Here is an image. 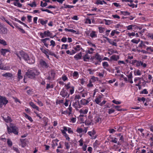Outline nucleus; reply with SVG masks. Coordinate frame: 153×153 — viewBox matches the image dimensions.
Returning <instances> with one entry per match:
<instances>
[{"instance_id":"obj_46","label":"nucleus","mask_w":153,"mask_h":153,"mask_svg":"<svg viewBox=\"0 0 153 153\" xmlns=\"http://www.w3.org/2000/svg\"><path fill=\"white\" fill-rule=\"evenodd\" d=\"M127 76L128 77L129 80L131 79L132 78V72H130L129 75H127Z\"/></svg>"},{"instance_id":"obj_61","label":"nucleus","mask_w":153,"mask_h":153,"mask_svg":"<svg viewBox=\"0 0 153 153\" xmlns=\"http://www.w3.org/2000/svg\"><path fill=\"white\" fill-rule=\"evenodd\" d=\"M70 83L68 82L67 84H65V87L66 88V89H68L71 88V87L70 86Z\"/></svg>"},{"instance_id":"obj_35","label":"nucleus","mask_w":153,"mask_h":153,"mask_svg":"<svg viewBox=\"0 0 153 153\" xmlns=\"http://www.w3.org/2000/svg\"><path fill=\"white\" fill-rule=\"evenodd\" d=\"M68 46V44H63L62 45V46L61 48V49H67Z\"/></svg>"},{"instance_id":"obj_26","label":"nucleus","mask_w":153,"mask_h":153,"mask_svg":"<svg viewBox=\"0 0 153 153\" xmlns=\"http://www.w3.org/2000/svg\"><path fill=\"white\" fill-rule=\"evenodd\" d=\"M88 112V110L87 109H85L84 110H82V109L80 110L79 112L81 114H86Z\"/></svg>"},{"instance_id":"obj_20","label":"nucleus","mask_w":153,"mask_h":153,"mask_svg":"<svg viewBox=\"0 0 153 153\" xmlns=\"http://www.w3.org/2000/svg\"><path fill=\"white\" fill-rule=\"evenodd\" d=\"M101 101V97H97L96 98L95 100V102H96V103L98 104L99 105L100 103V102Z\"/></svg>"},{"instance_id":"obj_44","label":"nucleus","mask_w":153,"mask_h":153,"mask_svg":"<svg viewBox=\"0 0 153 153\" xmlns=\"http://www.w3.org/2000/svg\"><path fill=\"white\" fill-rule=\"evenodd\" d=\"M48 5L47 3L46 2L43 3L42 1L41 2L40 6L42 7H45L47 6Z\"/></svg>"},{"instance_id":"obj_37","label":"nucleus","mask_w":153,"mask_h":153,"mask_svg":"<svg viewBox=\"0 0 153 153\" xmlns=\"http://www.w3.org/2000/svg\"><path fill=\"white\" fill-rule=\"evenodd\" d=\"M88 133L89 135L91 137L93 135H94L96 134V132L94 131H88Z\"/></svg>"},{"instance_id":"obj_31","label":"nucleus","mask_w":153,"mask_h":153,"mask_svg":"<svg viewBox=\"0 0 153 153\" xmlns=\"http://www.w3.org/2000/svg\"><path fill=\"white\" fill-rule=\"evenodd\" d=\"M64 7H62V8L64 7V8H73L74 7V6L66 5L65 4H64Z\"/></svg>"},{"instance_id":"obj_13","label":"nucleus","mask_w":153,"mask_h":153,"mask_svg":"<svg viewBox=\"0 0 153 153\" xmlns=\"http://www.w3.org/2000/svg\"><path fill=\"white\" fill-rule=\"evenodd\" d=\"M19 0H15L14 1L16 2H14L13 4L15 6H17L19 7H22V4L19 2Z\"/></svg>"},{"instance_id":"obj_15","label":"nucleus","mask_w":153,"mask_h":153,"mask_svg":"<svg viewBox=\"0 0 153 153\" xmlns=\"http://www.w3.org/2000/svg\"><path fill=\"white\" fill-rule=\"evenodd\" d=\"M82 56V53L80 52L79 53L76 54L74 56V58L76 60H78L79 59H80Z\"/></svg>"},{"instance_id":"obj_48","label":"nucleus","mask_w":153,"mask_h":153,"mask_svg":"<svg viewBox=\"0 0 153 153\" xmlns=\"http://www.w3.org/2000/svg\"><path fill=\"white\" fill-rule=\"evenodd\" d=\"M94 50V49L92 48H90L89 49V50H88L87 51V52L88 53L91 54L93 53V51Z\"/></svg>"},{"instance_id":"obj_42","label":"nucleus","mask_w":153,"mask_h":153,"mask_svg":"<svg viewBox=\"0 0 153 153\" xmlns=\"http://www.w3.org/2000/svg\"><path fill=\"white\" fill-rule=\"evenodd\" d=\"M148 93V92L146 89H144L142 91L140 92V94H147Z\"/></svg>"},{"instance_id":"obj_7","label":"nucleus","mask_w":153,"mask_h":153,"mask_svg":"<svg viewBox=\"0 0 153 153\" xmlns=\"http://www.w3.org/2000/svg\"><path fill=\"white\" fill-rule=\"evenodd\" d=\"M102 58L103 56L100 55L98 53L95 54L94 56L95 59L100 62H101L102 61Z\"/></svg>"},{"instance_id":"obj_1","label":"nucleus","mask_w":153,"mask_h":153,"mask_svg":"<svg viewBox=\"0 0 153 153\" xmlns=\"http://www.w3.org/2000/svg\"><path fill=\"white\" fill-rule=\"evenodd\" d=\"M19 58L21 60V57L28 63L30 64H33L35 62V61L33 59L30 58L29 55L26 53L24 52L23 51H19V53L16 52L15 53Z\"/></svg>"},{"instance_id":"obj_5","label":"nucleus","mask_w":153,"mask_h":153,"mask_svg":"<svg viewBox=\"0 0 153 153\" xmlns=\"http://www.w3.org/2000/svg\"><path fill=\"white\" fill-rule=\"evenodd\" d=\"M7 29L0 22V33L4 34L7 33Z\"/></svg>"},{"instance_id":"obj_57","label":"nucleus","mask_w":153,"mask_h":153,"mask_svg":"<svg viewBox=\"0 0 153 153\" xmlns=\"http://www.w3.org/2000/svg\"><path fill=\"white\" fill-rule=\"evenodd\" d=\"M108 131L110 133H112L116 132V130L114 129H110Z\"/></svg>"},{"instance_id":"obj_33","label":"nucleus","mask_w":153,"mask_h":153,"mask_svg":"<svg viewBox=\"0 0 153 153\" xmlns=\"http://www.w3.org/2000/svg\"><path fill=\"white\" fill-rule=\"evenodd\" d=\"M7 144L8 146L10 147H11L12 145V143L11 140L9 139H8L7 140Z\"/></svg>"},{"instance_id":"obj_18","label":"nucleus","mask_w":153,"mask_h":153,"mask_svg":"<svg viewBox=\"0 0 153 153\" xmlns=\"http://www.w3.org/2000/svg\"><path fill=\"white\" fill-rule=\"evenodd\" d=\"M8 51V50L7 49H1V52L3 56H4L6 53Z\"/></svg>"},{"instance_id":"obj_49","label":"nucleus","mask_w":153,"mask_h":153,"mask_svg":"<svg viewBox=\"0 0 153 153\" xmlns=\"http://www.w3.org/2000/svg\"><path fill=\"white\" fill-rule=\"evenodd\" d=\"M146 50L148 51H150L151 52H153V47H147Z\"/></svg>"},{"instance_id":"obj_50","label":"nucleus","mask_w":153,"mask_h":153,"mask_svg":"<svg viewBox=\"0 0 153 153\" xmlns=\"http://www.w3.org/2000/svg\"><path fill=\"white\" fill-rule=\"evenodd\" d=\"M111 138L112 139L111 142H113L114 143H117V139L116 138H114V139L113 140V138L112 137Z\"/></svg>"},{"instance_id":"obj_55","label":"nucleus","mask_w":153,"mask_h":153,"mask_svg":"<svg viewBox=\"0 0 153 153\" xmlns=\"http://www.w3.org/2000/svg\"><path fill=\"white\" fill-rule=\"evenodd\" d=\"M55 73L54 71H52L51 72V76L52 77L53 79H54L55 77Z\"/></svg>"},{"instance_id":"obj_53","label":"nucleus","mask_w":153,"mask_h":153,"mask_svg":"<svg viewBox=\"0 0 153 153\" xmlns=\"http://www.w3.org/2000/svg\"><path fill=\"white\" fill-rule=\"evenodd\" d=\"M115 110L112 108L109 109H108V113L109 114H111L113 113L114 112Z\"/></svg>"},{"instance_id":"obj_24","label":"nucleus","mask_w":153,"mask_h":153,"mask_svg":"<svg viewBox=\"0 0 153 153\" xmlns=\"http://www.w3.org/2000/svg\"><path fill=\"white\" fill-rule=\"evenodd\" d=\"M2 20H4V21H5L9 25H10L13 28H14V27L12 25L11 23L10 22L6 20L5 19L4 17H3Z\"/></svg>"},{"instance_id":"obj_62","label":"nucleus","mask_w":153,"mask_h":153,"mask_svg":"<svg viewBox=\"0 0 153 153\" xmlns=\"http://www.w3.org/2000/svg\"><path fill=\"white\" fill-rule=\"evenodd\" d=\"M7 130L8 133L10 134V133L12 132V129L11 128V127L10 128L9 127L7 126Z\"/></svg>"},{"instance_id":"obj_19","label":"nucleus","mask_w":153,"mask_h":153,"mask_svg":"<svg viewBox=\"0 0 153 153\" xmlns=\"http://www.w3.org/2000/svg\"><path fill=\"white\" fill-rule=\"evenodd\" d=\"M62 133L64 135V136L66 137V139L69 140L70 138L69 137L68 135L66 134V132L64 131H62Z\"/></svg>"},{"instance_id":"obj_23","label":"nucleus","mask_w":153,"mask_h":153,"mask_svg":"<svg viewBox=\"0 0 153 153\" xmlns=\"http://www.w3.org/2000/svg\"><path fill=\"white\" fill-rule=\"evenodd\" d=\"M47 50L48 51V54L52 56H54L55 57H56V55L55 54H54L53 52L51 51H50L48 49H47Z\"/></svg>"},{"instance_id":"obj_27","label":"nucleus","mask_w":153,"mask_h":153,"mask_svg":"<svg viewBox=\"0 0 153 153\" xmlns=\"http://www.w3.org/2000/svg\"><path fill=\"white\" fill-rule=\"evenodd\" d=\"M4 120L7 123H10L12 121L11 118L9 116H7V118L4 119Z\"/></svg>"},{"instance_id":"obj_14","label":"nucleus","mask_w":153,"mask_h":153,"mask_svg":"<svg viewBox=\"0 0 153 153\" xmlns=\"http://www.w3.org/2000/svg\"><path fill=\"white\" fill-rule=\"evenodd\" d=\"M30 105L33 108L36 109V110L39 111V107L36 105L33 102H30Z\"/></svg>"},{"instance_id":"obj_29","label":"nucleus","mask_w":153,"mask_h":153,"mask_svg":"<svg viewBox=\"0 0 153 153\" xmlns=\"http://www.w3.org/2000/svg\"><path fill=\"white\" fill-rule=\"evenodd\" d=\"M27 5H29L31 7H36L37 6L36 4V3L35 1H33L31 4H28Z\"/></svg>"},{"instance_id":"obj_6","label":"nucleus","mask_w":153,"mask_h":153,"mask_svg":"<svg viewBox=\"0 0 153 153\" xmlns=\"http://www.w3.org/2000/svg\"><path fill=\"white\" fill-rule=\"evenodd\" d=\"M39 63L41 66L43 68H47L49 67L48 64L42 59L40 60Z\"/></svg>"},{"instance_id":"obj_45","label":"nucleus","mask_w":153,"mask_h":153,"mask_svg":"<svg viewBox=\"0 0 153 153\" xmlns=\"http://www.w3.org/2000/svg\"><path fill=\"white\" fill-rule=\"evenodd\" d=\"M102 65L104 68H105V67H108L109 66V65L108 62H104L102 63Z\"/></svg>"},{"instance_id":"obj_2","label":"nucleus","mask_w":153,"mask_h":153,"mask_svg":"<svg viewBox=\"0 0 153 153\" xmlns=\"http://www.w3.org/2000/svg\"><path fill=\"white\" fill-rule=\"evenodd\" d=\"M39 74L40 72L37 69H29L26 73L25 77L33 79L35 78L36 76L39 75Z\"/></svg>"},{"instance_id":"obj_39","label":"nucleus","mask_w":153,"mask_h":153,"mask_svg":"<svg viewBox=\"0 0 153 153\" xmlns=\"http://www.w3.org/2000/svg\"><path fill=\"white\" fill-rule=\"evenodd\" d=\"M114 107L116 109V110L119 111H122V109H119V108L121 107L119 105H114Z\"/></svg>"},{"instance_id":"obj_63","label":"nucleus","mask_w":153,"mask_h":153,"mask_svg":"<svg viewBox=\"0 0 153 153\" xmlns=\"http://www.w3.org/2000/svg\"><path fill=\"white\" fill-rule=\"evenodd\" d=\"M71 88L72 89L70 90V92L71 94H72L74 93V87L72 86Z\"/></svg>"},{"instance_id":"obj_32","label":"nucleus","mask_w":153,"mask_h":153,"mask_svg":"<svg viewBox=\"0 0 153 153\" xmlns=\"http://www.w3.org/2000/svg\"><path fill=\"white\" fill-rule=\"evenodd\" d=\"M121 14H123V15L124 16H126V15H130V13L129 12H128V11H121Z\"/></svg>"},{"instance_id":"obj_54","label":"nucleus","mask_w":153,"mask_h":153,"mask_svg":"<svg viewBox=\"0 0 153 153\" xmlns=\"http://www.w3.org/2000/svg\"><path fill=\"white\" fill-rule=\"evenodd\" d=\"M87 43L90 46L94 47H96L95 45L94 44L92 43L90 41H88L87 42Z\"/></svg>"},{"instance_id":"obj_41","label":"nucleus","mask_w":153,"mask_h":153,"mask_svg":"<svg viewBox=\"0 0 153 153\" xmlns=\"http://www.w3.org/2000/svg\"><path fill=\"white\" fill-rule=\"evenodd\" d=\"M142 62L141 61H137L136 64V65L137 67H139L141 65H142Z\"/></svg>"},{"instance_id":"obj_22","label":"nucleus","mask_w":153,"mask_h":153,"mask_svg":"<svg viewBox=\"0 0 153 153\" xmlns=\"http://www.w3.org/2000/svg\"><path fill=\"white\" fill-rule=\"evenodd\" d=\"M90 36L91 38L96 37L97 35L95 34V32L92 31L90 34Z\"/></svg>"},{"instance_id":"obj_38","label":"nucleus","mask_w":153,"mask_h":153,"mask_svg":"<svg viewBox=\"0 0 153 153\" xmlns=\"http://www.w3.org/2000/svg\"><path fill=\"white\" fill-rule=\"evenodd\" d=\"M40 49L41 51L45 54H48V51H47L45 49H43L42 47L40 48Z\"/></svg>"},{"instance_id":"obj_3","label":"nucleus","mask_w":153,"mask_h":153,"mask_svg":"<svg viewBox=\"0 0 153 153\" xmlns=\"http://www.w3.org/2000/svg\"><path fill=\"white\" fill-rule=\"evenodd\" d=\"M52 33L49 30L45 31L43 33L41 32L40 33V36H41V38H44L46 36H49L50 38H53L55 36V35L53 36H52Z\"/></svg>"},{"instance_id":"obj_36","label":"nucleus","mask_w":153,"mask_h":153,"mask_svg":"<svg viewBox=\"0 0 153 153\" xmlns=\"http://www.w3.org/2000/svg\"><path fill=\"white\" fill-rule=\"evenodd\" d=\"M48 20H46L45 21H44L42 20H41L40 21V23L42 25H46L48 22Z\"/></svg>"},{"instance_id":"obj_51","label":"nucleus","mask_w":153,"mask_h":153,"mask_svg":"<svg viewBox=\"0 0 153 153\" xmlns=\"http://www.w3.org/2000/svg\"><path fill=\"white\" fill-rule=\"evenodd\" d=\"M51 45H50V46L52 45L53 47H54L56 45V43L53 40H51Z\"/></svg>"},{"instance_id":"obj_11","label":"nucleus","mask_w":153,"mask_h":153,"mask_svg":"<svg viewBox=\"0 0 153 153\" xmlns=\"http://www.w3.org/2000/svg\"><path fill=\"white\" fill-rule=\"evenodd\" d=\"M119 59V56L118 55H113L110 57L111 60L117 61Z\"/></svg>"},{"instance_id":"obj_4","label":"nucleus","mask_w":153,"mask_h":153,"mask_svg":"<svg viewBox=\"0 0 153 153\" xmlns=\"http://www.w3.org/2000/svg\"><path fill=\"white\" fill-rule=\"evenodd\" d=\"M8 102V101L5 97L0 96V107L2 108L3 105L5 106Z\"/></svg>"},{"instance_id":"obj_10","label":"nucleus","mask_w":153,"mask_h":153,"mask_svg":"<svg viewBox=\"0 0 153 153\" xmlns=\"http://www.w3.org/2000/svg\"><path fill=\"white\" fill-rule=\"evenodd\" d=\"M12 129V132H13L14 134L17 135L18 134V132L17 130V128L15 126H13L11 127Z\"/></svg>"},{"instance_id":"obj_30","label":"nucleus","mask_w":153,"mask_h":153,"mask_svg":"<svg viewBox=\"0 0 153 153\" xmlns=\"http://www.w3.org/2000/svg\"><path fill=\"white\" fill-rule=\"evenodd\" d=\"M25 117L26 118L28 119L31 122L33 121V120L32 118L27 114H25Z\"/></svg>"},{"instance_id":"obj_9","label":"nucleus","mask_w":153,"mask_h":153,"mask_svg":"<svg viewBox=\"0 0 153 153\" xmlns=\"http://www.w3.org/2000/svg\"><path fill=\"white\" fill-rule=\"evenodd\" d=\"M60 95L63 97H65L68 95V92L63 88L60 93Z\"/></svg>"},{"instance_id":"obj_28","label":"nucleus","mask_w":153,"mask_h":153,"mask_svg":"<svg viewBox=\"0 0 153 153\" xmlns=\"http://www.w3.org/2000/svg\"><path fill=\"white\" fill-rule=\"evenodd\" d=\"M79 102L78 101H77L76 100L75 102H74L72 104L73 106L76 109H77V106L78 105V103H79Z\"/></svg>"},{"instance_id":"obj_52","label":"nucleus","mask_w":153,"mask_h":153,"mask_svg":"<svg viewBox=\"0 0 153 153\" xmlns=\"http://www.w3.org/2000/svg\"><path fill=\"white\" fill-rule=\"evenodd\" d=\"M112 102L116 104H121V102L120 101H117L116 100H114L112 101Z\"/></svg>"},{"instance_id":"obj_12","label":"nucleus","mask_w":153,"mask_h":153,"mask_svg":"<svg viewBox=\"0 0 153 153\" xmlns=\"http://www.w3.org/2000/svg\"><path fill=\"white\" fill-rule=\"evenodd\" d=\"M89 102V101L88 100L85 99H83L80 100L81 104L83 105H87Z\"/></svg>"},{"instance_id":"obj_17","label":"nucleus","mask_w":153,"mask_h":153,"mask_svg":"<svg viewBox=\"0 0 153 153\" xmlns=\"http://www.w3.org/2000/svg\"><path fill=\"white\" fill-rule=\"evenodd\" d=\"M90 58V57L88 55V53L86 54L83 57L84 61L85 62L87 61V60L89 59Z\"/></svg>"},{"instance_id":"obj_60","label":"nucleus","mask_w":153,"mask_h":153,"mask_svg":"<svg viewBox=\"0 0 153 153\" xmlns=\"http://www.w3.org/2000/svg\"><path fill=\"white\" fill-rule=\"evenodd\" d=\"M133 26V25H131L127 26V28L128 30H131L132 29V27Z\"/></svg>"},{"instance_id":"obj_8","label":"nucleus","mask_w":153,"mask_h":153,"mask_svg":"<svg viewBox=\"0 0 153 153\" xmlns=\"http://www.w3.org/2000/svg\"><path fill=\"white\" fill-rule=\"evenodd\" d=\"M2 76L6 77L7 78H10L11 79H12L13 77V74L10 73H6L5 74H3Z\"/></svg>"},{"instance_id":"obj_40","label":"nucleus","mask_w":153,"mask_h":153,"mask_svg":"<svg viewBox=\"0 0 153 153\" xmlns=\"http://www.w3.org/2000/svg\"><path fill=\"white\" fill-rule=\"evenodd\" d=\"M139 41L140 39L137 40L134 39H133L131 40V42L137 44H138Z\"/></svg>"},{"instance_id":"obj_16","label":"nucleus","mask_w":153,"mask_h":153,"mask_svg":"<svg viewBox=\"0 0 153 153\" xmlns=\"http://www.w3.org/2000/svg\"><path fill=\"white\" fill-rule=\"evenodd\" d=\"M106 4V2H105L104 1H101L100 0H97L96 2V4Z\"/></svg>"},{"instance_id":"obj_34","label":"nucleus","mask_w":153,"mask_h":153,"mask_svg":"<svg viewBox=\"0 0 153 153\" xmlns=\"http://www.w3.org/2000/svg\"><path fill=\"white\" fill-rule=\"evenodd\" d=\"M0 43L1 44H2L4 45H7L6 42L4 40L1 39H0Z\"/></svg>"},{"instance_id":"obj_64","label":"nucleus","mask_w":153,"mask_h":153,"mask_svg":"<svg viewBox=\"0 0 153 153\" xmlns=\"http://www.w3.org/2000/svg\"><path fill=\"white\" fill-rule=\"evenodd\" d=\"M27 93L28 95H31L32 94V91L30 89H29L27 91Z\"/></svg>"},{"instance_id":"obj_59","label":"nucleus","mask_w":153,"mask_h":153,"mask_svg":"<svg viewBox=\"0 0 153 153\" xmlns=\"http://www.w3.org/2000/svg\"><path fill=\"white\" fill-rule=\"evenodd\" d=\"M98 28L99 30V32L100 33H103L104 30L103 28L99 27Z\"/></svg>"},{"instance_id":"obj_47","label":"nucleus","mask_w":153,"mask_h":153,"mask_svg":"<svg viewBox=\"0 0 153 153\" xmlns=\"http://www.w3.org/2000/svg\"><path fill=\"white\" fill-rule=\"evenodd\" d=\"M76 131L79 133H81L83 132V129L81 128H78Z\"/></svg>"},{"instance_id":"obj_58","label":"nucleus","mask_w":153,"mask_h":153,"mask_svg":"<svg viewBox=\"0 0 153 153\" xmlns=\"http://www.w3.org/2000/svg\"><path fill=\"white\" fill-rule=\"evenodd\" d=\"M32 16H31L28 15L27 16L28 19V21L29 22H30L31 21V19Z\"/></svg>"},{"instance_id":"obj_21","label":"nucleus","mask_w":153,"mask_h":153,"mask_svg":"<svg viewBox=\"0 0 153 153\" xmlns=\"http://www.w3.org/2000/svg\"><path fill=\"white\" fill-rule=\"evenodd\" d=\"M74 50L76 51H79L81 49H82V48H81L80 46L79 45H77L76 47H74Z\"/></svg>"},{"instance_id":"obj_56","label":"nucleus","mask_w":153,"mask_h":153,"mask_svg":"<svg viewBox=\"0 0 153 153\" xmlns=\"http://www.w3.org/2000/svg\"><path fill=\"white\" fill-rule=\"evenodd\" d=\"M65 146L66 147V148L67 149H68L70 148V146L69 145L68 142H65Z\"/></svg>"},{"instance_id":"obj_25","label":"nucleus","mask_w":153,"mask_h":153,"mask_svg":"<svg viewBox=\"0 0 153 153\" xmlns=\"http://www.w3.org/2000/svg\"><path fill=\"white\" fill-rule=\"evenodd\" d=\"M65 30L66 31L71 32L73 33H76V31L72 29H68L65 28Z\"/></svg>"},{"instance_id":"obj_43","label":"nucleus","mask_w":153,"mask_h":153,"mask_svg":"<svg viewBox=\"0 0 153 153\" xmlns=\"http://www.w3.org/2000/svg\"><path fill=\"white\" fill-rule=\"evenodd\" d=\"M53 88V85H50L49 84H47L46 86V89H48L49 88Z\"/></svg>"}]
</instances>
